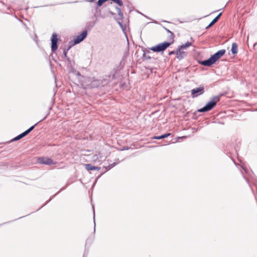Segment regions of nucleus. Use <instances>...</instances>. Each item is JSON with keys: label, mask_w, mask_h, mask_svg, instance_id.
<instances>
[{"label": "nucleus", "mask_w": 257, "mask_h": 257, "mask_svg": "<svg viewBox=\"0 0 257 257\" xmlns=\"http://www.w3.org/2000/svg\"><path fill=\"white\" fill-rule=\"evenodd\" d=\"M37 124V123H36L35 125L32 126L30 127L28 130L23 133L22 134L19 135L17 137H15L14 139V141H18L23 137L27 136L29 133H30L35 127V126Z\"/></svg>", "instance_id": "obj_8"}, {"label": "nucleus", "mask_w": 257, "mask_h": 257, "mask_svg": "<svg viewBox=\"0 0 257 257\" xmlns=\"http://www.w3.org/2000/svg\"><path fill=\"white\" fill-rule=\"evenodd\" d=\"M192 42H187L185 44L181 45L179 47V48H180L181 49L183 50V49H186L187 48H189V47H190L192 45Z\"/></svg>", "instance_id": "obj_13"}, {"label": "nucleus", "mask_w": 257, "mask_h": 257, "mask_svg": "<svg viewBox=\"0 0 257 257\" xmlns=\"http://www.w3.org/2000/svg\"><path fill=\"white\" fill-rule=\"evenodd\" d=\"M174 54H176V51H173L170 52L169 53V55H171Z\"/></svg>", "instance_id": "obj_17"}, {"label": "nucleus", "mask_w": 257, "mask_h": 257, "mask_svg": "<svg viewBox=\"0 0 257 257\" xmlns=\"http://www.w3.org/2000/svg\"><path fill=\"white\" fill-rule=\"evenodd\" d=\"M152 139H155V140H160V139H162L163 137H162V135L160 136H155Z\"/></svg>", "instance_id": "obj_14"}, {"label": "nucleus", "mask_w": 257, "mask_h": 257, "mask_svg": "<svg viewBox=\"0 0 257 257\" xmlns=\"http://www.w3.org/2000/svg\"><path fill=\"white\" fill-rule=\"evenodd\" d=\"M97 158H98V157H97V155H94V156H93V161H94V162H96L97 160Z\"/></svg>", "instance_id": "obj_16"}, {"label": "nucleus", "mask_w": 257, "mask_h": 257, "mask_svg": "<svg viewBox=\"0 0 257 257\" xmlns=\"http://www.w3.org/2000/svg\"><path fill=\"white\" fill-rule=\"evenodd\" d=\"M231 51L232 54H237L238 51V46L236 43H233L232 44Z\"/></svg>", "instance_id": "obj_12"}, {"label": "nucleus", "mask_w": 257, "mask_h": 257, "mask_svg": "<svg viewBox=\"0 0 257 257\" xmlns=\"http://www.w3.org/2000/svg\"><path fill=\"white\" fill-rule=\"evenodd\" d=\"M85 168L87 171L98 170L99 168L93 166L91 164H85Z\"/></svg>", "instance_id": "obj_11"}, {"label": "nucleus", "mask_w": 257, "mask_h": 257, "mask_svg": "<svg viewBox=\"0 0 257 257\" xmlns=\"http://www.w3.org/2000/svg\"><path fill=\"white\" fill-rule=\"evenodd\" d=\"M225 50L224 49L219 50L208 59L201 61L200 64L204 66H210L212 64H214L217 60H218L222 56L225 54Z\"/></svg>", "instance_id": "obj_2"}, {"label": "nucleus", "mask_w": 257, "mask_h": 257, "mask_svg": "<svg viewBox=\"0 0 257 257\" xmlns=\"http://www.w3.org/2000/svg\"><path fill=\"white\" fill-rule=\"evenodd\" d=\"M168 32L170 34L171 41L170 42H165L161 44H159L156 46H153L150 48V50L154 52H163L168 47H169L171 44L174 42V34L170 31L168 30Z\"/></svg>", "instance_id": "obj_1"}, {"label": "nucleus", "mask_w": 257, "mask_h": 257, "mask_svg": "<svg viewBox=\"0 0 257 257\" xmlns=\"http://www.w3.org/2000/svg\"><path fill=\"white\" fill-rule=\"evenodd\" d=\"M170 135H171L170 133L165 134L162 135L163 139L167 138L168 137L170 136Z\"/></svg>", "instance_id": "obj_15"}, {"label": "nucleus", "mask_w": 257, "mask_h": 257, "mask_svg": "<svg viewBox=\"0 0 257 257\" xmlns=\"http://www.w3.org/2000/svg\"><path fill=\"white\" fill-rule=\"evenodd\" d=\"M37 161L39 163L50 166L56 164L51 159L48 157H39L38 158Z\"/></svg>", "instance_id": "obj_5"}, {"label": "nucleus", "mask_w": 257, "mask_h": 257, "mask_svg": "<svg viewBox=\"0 0 257 257\" xmlns=\"http://www.w3.org/2000/svg\"><path fill=\"white\" fill-rule=\"evenodd\" d=\"M222 13H220L210 23V24L206 27V29H208L210 27H211L212 26H213L214 24H215L218 20L219 18L220 17Z\"/></svg>", "instance_id": "obj_10"}, {"label": "nucleus", "mask_w": 257, "mask_h": 257, "mask_svg": "<svg viewBox=\"0 0 257 257\" xmlns=\"http://www.w3.org/2000/svg\"><path fill=\"white\" fill-rule=\"evenodd\" d=\"M220 100V97L219 96H213L211 100L209 101L206 105L198 110L199 112H202L208 111L213 108L216 105L217 103Z\"/></svg>", "instance_id": "obj_3"}, {"label": "nucleus", "mask_w": 257, "mask_h": 257, "mask_svg": "<svg viewBox=\"0 0 257 257\" xmlns=\"http://www.w3.org/2000/svg\"><path fill=\"white\" fill-rule=\"evenodd\" d=\"M51 50L54 52L58 48V36L56 33H53L51 39Z\"/></svg>", "instance_id": "obj_6"}, {"label": "nucleus", "mask_w": 257, "mask_h": 257, "mask_svg": "<svg viewBox=\"0 0 257 257\" xmlns=\"http://www.w3.org/2000/svg\"><path fill=\"white\" fill-rule=\"evenodd\" d=\"M185 56V52L179 47V48L176 50V57L179 59H182Z\"/></svg>", "instance_id": "obj_9"}, {"label": "nucleus", "mask_w": 257, "mask_h": 257, "mask_svg": "<svg viewBox=\"0 0 257 257\" xmlns=\"http://www.w3.org/2000/svg\"><path fill=\"white\" fill-rule=\"evenodd\" d=\"M87 32L83 31L79 35H78L74 40L75 44H77L82 41L87 36Z\"/></svg>", "instance_id": "obj_7"}, {"label": "nucleus", "mask_w": 257, "mask_h": 257, "mask_svg": "<svg viewBox=\"0 0 257 257\" xmlns=\"http://www.w3.org/2000/svg\"><path fill=\"white\" fill-rule=\"evenodd\" d=\"M95 0H89V2H93Z\"/></svg>", "instance_id": "obj_18"}, {"label": "nucleus", "mask_w": 257, "mask_h": 257, "mask_svg": "<svg viewBox=\"0 0 257 257\" xmlns=\"http://www.w3.org/2000/svg\"><path fill=\"white\" fill-rule=\"evenodd\" d=\"M205 92L204 87L203 86H200L199 87L193 89L191 91L192 97L194 98L197 97Z\"/></svg>", "instance_id": "obj_4"}]
</instances>
